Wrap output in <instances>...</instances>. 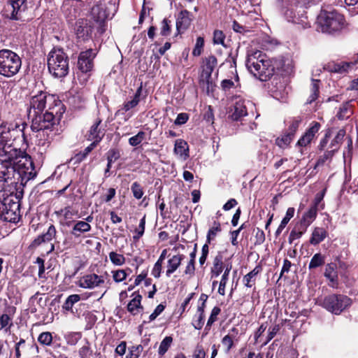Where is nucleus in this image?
Listing matches in <instances>:
<instances>
[{
  "instance_id": "1",
  "label": "nucleus",
  "mask_w": 358,
  "mask_h": 358,
  "mask_svg": "<svg viewBox=\"0 0 358 358\" xmlns=\"http://www.w3.org/2000/svg\"><path fill=\"white\" fill-rule=\"evenodd\" d=\"M11 132L7 129L0 134V143L3 145L4 155L0 159V191L8 185L27 182L36 176L31 157L24 151L11 146Z\"/></svg>"
},
{
  "instance_id": "2",
  "label": "nucleus",
  "mask_w": 358,
  "mask_h": 358,
  "mask_svg": "<svg viewBox=\"0 0 358 358\" xmlns=\"http://www.w3.org/2000/svg\"><path fill=\"white\" fill-rule=\"evenodd\" d=\"M246 66L248 71L261 81L269 80L275 72L272 60L260 50L248 52Z\"/></svg>"
},
{
  "instance_id": "3",
  "label": "nucleus",
  "mask_w": 358,
  "mask_h": 358,
  "mask_svg": "<svg viewBox=\"0 0 358 358\" xmlns=\"http://www.w3.org/2000/svg\"><path fill=\"white\" fill-rule=\"evenodd\" d=\"M45 109L54 110L58 116L65 112L64 103L56 96L40 91L29 99L27 115L41 113Z\"/></svg>"
},
{
  "instance_id": "4",
  "label": "nucleus",
  "mask_w": 358,
  "mask_h": 358,
  "mask_svg": "<svg viewBox=\"0 0 358 358\" xmlns=\"http://www.w3.org/2000/svg\"><path fill=\"white\" fill-rule=\"evenodd\" d=\"M317 24L322 33L335 34L345 27V19L336 9L328 7L321 9L317 17Z\"/></svg>"
},
{
  "instance_id": "5",
  "label": "nucleus",
  "mask_w": 358,
  "mask_h": 358,
  "mask_svg": "<svg viewBox=\"0 0 358 358\" xmlns=\"http://www.w3.org/2000/svg\"><path fill=\"white\" fill-rule=\"evenodd\" d=\"M49 72L55 78L65 77L69 70V57L62 48H54L48 57Z\"/></svg>"
},
{
  "instance_id": "6",
  "label": "nucleus",
  "mask_w": 358,
  "mask_h": 358,
  "mask_svg": "<svg viewBox=\"0 0 358 358\" xmlns=\"http://www.w3.org/2000/svg\"><path fill=\"white\" fill-rule=\"evenodd\" d=\"M22 67V59L15 52L0 50V76L10 78L17 75Z\"/></svg>"
},
{
  "instance_id": "7",
  "label": "nucleus",
  "mask_w": 358,
  "mask_h": 358,
  "mask_svg": "<svg viewBox=\"0 0 358 358\" xmlns=\"http://www.w3.org/2000/svg\"><path fill=\"white\" fill-rule=\"evenodd\" d=\"M61 117L62 116H58L56 112L52 110H46L45 113L28 115V118L31 122V129L35 132L58 127V123Z\"/></svg>"
},
{
  "instance_id": "8",
  "label": "nucleus",
  "mask_w": 358,
  "mask_h": 358,
  "mask_svg": "<svg viewBox=\"0 0 358 358\" xmlns=\"http://www.w3.org/2000/svg\"><path fill=\"white\" fill-rule=\"evenodd\" d=\"M317 303L329 312L339 315L351 305V299L343 294H332L319 298Z\"/></svg>"
},
{
  "instance_id": "9",
  "label": "nucleus",
  "mask_w": 358,
  "mask_h": 358,
  "mask_svg": "<svg viewBox=\"0 0 358 358\" xmlns=\"http://www.w3.org/2000/svg\"><path fill=\"white\" fill-rule=\"evenodd\" d=\"M19 201L15 196L10 195L0 201V218L8 222H17L20 218Z\"/></svg>"
},
{
  "instance_id": "10",
  "label": "nucleus",
  "mask_w": 358,
  "mask_h": 358,
  "mask_svg": "<svg viewBox=\"0 0 358 358\" xmlns=\"http://www.w3.org/2000/svg\"><path fill=\"white\" fill-rule=\"evenodd\" d=\"M281 1V13L288 22L299 24L300 18L304 13V8L309 4L301 6L295 4V0H280Z\"/></svg>"
},
{
  "instance_id": "11",
  "label": "nucleus",
  "mask_w": 358,
  "mask_h": 358,
  "mask_svg": "<svg viewBox=\"0 0 358 358\" xmlns=\"http://www.w3.org/2000/svg\"><path fill=\"white\" fill-rule=\"evenodd\" d=\"M85 3L82 0H66L62 5V10L69 22H73L84 11Z\"/></svg>"
},
{
  "instance_id": "12",
  "label": "nucleus",
  "mask_w": 358,
  "mask_h": 358,
  "mask_svg": "<svg viewBox=\"0 0 358 358\" xmlns=\"http://www.w3.org/2000/svg\"><path fill=\"white\" fill-rule=\"evenodd\" d=\"M27 8V0H8L4 6L6 15L12 20H20L21 13Z\"/></svg>"
},
{
  "instance_id": "13",
  "label": "nucleus",
  "mask_w": 358,
  "mask_h": 358,
  "mask_svg": "<svg viewBox=\"0 0 358 358\" xmlns=\"http://www.w3.org/2000/svg\"><path fill=\"white\" fill-rule=\"evenodd\" d=\"M96 53L90 48L79 54L77 62L78 69L84 73L91 71L94 67V59Z\"/></svg>"
},
{
  "instance_id": "14",
  "label": "nucleus",
  "mask_w": 358,
  "mask_h": 358,
  "mask_svg": "<svg viewBox=\"0 0 358 358\" xmlns=\"http://www.w3.org/2000/svg\"><path fill=\"white\" fill-rule=\"evenodd\" d=\"M102 120L96 118L85 135V138L92 141V144L97 145L105 136V129L101 125Z\"/></svg>"
},
{
  "instance_id": "15",
  "label": "nucleus",
  "mask_w": 358,
  "mask_h": 358,
  "mask_svg": "<svg viewBox=\"0 0 358 358\" xmlns=\"http://www.w3.org/2000/svg\"><path fill=\"white\" fill-rule=\"evenodd\" d=\"M93 29V25L90 20L85 18H80L76 21L74 31L78 38L85 41L91 38Z\"/></svg>"
},
{
  "instance_id": "16",
  "label": "nucleus",
  "mask_w": 358,
  "mask_h": 358,
  "mask_svg": "<svg viewBox=\"0 0 358 358\" xmlns=\"http://www.w3.org/2000/svg\"><path fill=\"white\" fill-rule=\"evenodd\" d=\"M105 282L103 275H99L96 273H89L80 278L78 281V285L84 289H94L100 287Z\"/></svg>"
},
{
  "instance_id": "17",
  "label": "nucleus",
  "mask_w": 358,
  "mask_h": 358,
  "mask_svg": "<svg viewBox=\"0 0 358 358\" xmlns=\"http://www.w3.org/2000/svg\"><path fill=\"white\" fill-rule=\"evenodd\" d=\"M38 132L37 145L39 147L43 148L44 150L50 145L55 138L59 134L57 127L41 130Z\"/></svg>"
},
{
  "instance_id": "18",
  "label": "nucleus",
  "mask_w": 358,
  "mask_h": 358,
  "mask_svg": "<svg viewBox=\"0 0 358 358\" xmlns=\"http://www.w3.org/2000/svg\"><path fill=\"white\" fill-rule=\"evenodd\" d=\"M272 88H271L272 96L280 101H285L288 90L285 84L280 82V78L275 77L272 80Z\"/></svg>"
},
{
  "instance_id": "19",
  "label": "nucleus",
  "mask_w": 358,
  "mask_h": 358,
  "mask_svg": "<svg viewBox=\"0 0 358 358\" xmlns=\"http://www.w3.org/2000/svg\"><path fill=\"white\" fill-rule=\"evenodd\" d=\"M248 115L245 101L240 97L236 98L231 110L230 117L234 121H239Z\"/></svg>"
},
{
  "instance_id": "20",
  "label": "nucleus",
  "mask_w": 358,
  "mask_h": 358,
  "mask_svg": "<svg viewBox=\"0 0 358 358\" xmlns=\"http://www.w3.org/2000/svg\"><path fill=\"white\" fill-rule=\"evenodd\" d=\"M193 17L187 10H182L176 19V29L178 33H183L190 27Z\"/></svg>"
},
{
  "instance_id": "21",
  "label": "nucleus",
  "mask_w": 358,
  "mask_h": 358,
  "mask_svg": "<svg viewBox=\"0 0 358 358\" xmlns=\"http://www.w3.org/2000/svg\"><path fill=\"white\" fill-rule=\"evenodd\" d=\"M321 125L317 122H313L310 127L305 132V134L299 139L296 143L297 146L306 147L310 143L312 140L319 131Z\"/></svg>"
},
{
  "instance_id": "22",
  "label": "nucleus",
  "mask_w": 358,
  "mask_h": 358,
  "mask_svg": "<svg viewBox=\"0 0 358 358\" xmlns=\"http://www.w3.org/2000/svg\"><path fill=\"white\" fill-rule=\"evenodd\" d=\"M131 296L133 299L128 303L127 309L128 312L132 315L143 311V306L141 304L142 296L137 292H134Z\"/></svg>"
},
{
  "instance_id": "23",
  "label": "nucleus",
  "mask_w": 358,
  "mask_h": 358,
  "mask_svg": "<svg viewBox=\"0 0 358 358\" xmlns=\"http://www.w3.org/2000/svg\"><path fill=\"white\" fill-rule=\"evenodd\" d=\"M90 15L95 22L98 23L99 25H102L108 18L109 14L102 4H97L92 8Z\"/></svg>"
},
{
  "instance_id": "24",
  "label": "nucleus",
  "mask_w": 358,
  "mask_h": 358,
  "mask_svg": "<svg viewBox=\"0 0 358 358\" xmlns=\"http://www.w3.org/2000/svg\"><path fill=\"white\" fill-rule=\"evenodd\" d=\"M217 60L215 56L209 55L203 59V70L201 75L203 77L211 78L212 73L217 66Z\"/></svg>"
},
{
  "instance_id": "25",
  "label": "nucleus",
  "mask_w": 358,
  "mask_h": 358,
  "mask_svg": "<svg viewBox=\"0 0 358 358\" xmlns=\"http://www.w3.org/2000/svg\"><path fill=\"white\" fill-rule=\"evenodd\" d=\"M56 234L57 230L53 224H51L49 226L45 233L39 235L33 241L32 245L38 246L43 243L50 242L56 236Z\"/></svg>"
},
{
  "instance_id": "26",
  "label": "nucleus",
  "mask_w": 358,
  "mask_h": 358,
  "mask_svg": "<svg viewBox=\"0 0 358 358\" xmlns=\"http://www.w3.org/2000/svg\"><path fill=\"white\" fill-rule=\"evenodd\" d=\"M262 271V266L260 264L257 265L250 272L244 275L243 278V284L247 287H252L256 283L257 275Z\"/></svg>"
},
{
  "instance_id": "27",
  "label": "nucleus",
  "mask_w": 358,
  "mask_h": 358,
  "mask_svg": "<svg viewBox=\"0 0 358 358\" xmlns=\"http://www.w3.org/2000/svg\"><path fill=\"white\" fill-rule=\"evenodd\" d=\"M92 229L91 225L85 221H77L73 223L71 234L75 238H79L83 234L90 231Z\"/></svg>"
},
{
  "instance_id": "28",
  "label": "nucleus",
  "mask_w": 358,
  "mask_h": 358,
  "mask_svg": "<svg viewBox=\"0 0 358 358\" xmlns=\"http://www.w3.org/2000/svg\"><path fill=\"white\" fill-rule=\"evenodd\" d=\"M324 276L330 281L329 285L336 287L338 285V273L336 264L334 263L327 264L325 268Z\"/></svg>"
},
{
  "instance_id": "29",
  "label": "nucleus",
  "mask_w": 358,
  "mask_h": 358,
  "mask_svg": "<svg viewBox=\"0 0 358 358\" xmlns=\"http://www.w3.org/2000/svg\"><path fill=\"white\" fill-rule=\"evenodd\" d=\"M224 269H225V265L223 262V256L222 254L218 253L213 259V264L210 271L211 278L218 277Z\"/></svg>"
},
{
  "instance_id": "30",
  "label": "nucleus",
  "mask_w": 358,
  "mask_h": 358,
  "mask_svg": "<svg viewBox=\"0 0 358 358\" xmlns=\"http://www.w3.org/2000/svg\"><path fill=\"white\" fill-rule=\"evenodd\" d=\"M184 259L183 255H173L171 259L168 260L167 270L166 271V275L170 277L180 266L182 261Z\"/></svg>"
},
{
  "instance_id": "31",
  "label": "nucleus",
  "mask_w": 358,
  "mask_h": 358,
  "mask_svg": "<svg viewBox=\"0 0 358 358\" xmlns=\"http://www.w3.org/2000/svg\"><path fill=\"white\" fill-rule=\"evenodd\" d=\"M327 234L328 233L324 228L315 227L312 232L309 242L313 245H317L326 238Z\"/></svg>"
},
{
  "instance_id": "32",
  "label": "nucleus",
  "mask_w": 358,
  "mask_h": 358,
  "mask_svg": "<svg viewBox=\"0 0 358 358\" xmlns=\"http://www.w3.org/2000/svg\"><path fill=\"white\" fill-rule=\"evenodd\" d=\"M317 215V210L315 207H310L307 212L302 216L300 221L298 222L302 227L308 229V227L313 222Z\"/></svg>"
},
{
  "instance_id": "33",
  "label": "nucleus",
  "mask_w": 358,
  "mask_h": 358,
  "mask_svg": "<svg viewBox=\"0 0 358 358\" xmlns=\"http://www.w3.org/2000/svg\"><path fill=\"white\" fill-rule=\"evenodd\" d=\"M238 334V329L233 327L230 329L229 334L224 336L222 339V345L226 348V352H229L234 346V339Z\"/></svg>"
},
{
  "instance_id": "34",
  "label": "nucleus",
  "mask_w": 358,
  "mask_h": 358,
  "mask_svg": "<svg viewBox=\"0 0 358 358\" xmlns=\"http://www.w3.org/2000/svg\"><path fill=\"white\" fill-rule=\"evenodd\" d=\"M350 102L351 101H346L341 106L336 114L338 120H347L353 114L352 106Z\"/></svg>"
},
{
  "instance_id": "35",
  "label": "nucleus",
  "mask_w": 358,
  "mask_h": 358,
  "mask_svg": "<svg viewBox=\"0 0 358 358\" xmlns=\"http://www.w3.org/2000/svg\"><path fill=\"white\" fill-rule=\"evenodd\" d=\"M174 152L185 159L189 157V147L187 142L182 139L176 140Z\"/></svg>"
},
{
  "instance_id": "36",
  "label": "nucleus",
  "mask_w": 358,
  "mask_h": 358,
  "mask_svg": "<svg viewBox=\"0 0 358 358\" xmlns=\"http://www.w3.org/2000/svg\"><path fill=\"white\" fill-rule=\"evenodd\" d=\"M294 208L290 207L287 208L285 217L282 218L280 225L275 231V235L276 237L282 233V230L285 228L289 220L294 217Z\"/></svg>"
},
{
  "instance_id": "37",
  "label": "nucleus",
  "mask_w": 358,
  "mask_h": 358,
  "mask_svg": "<svg viewBox=\"0 0 358 358\" xmlns=\"http://www.w3.org/2000/svg\"><path fill=\"white\" fill-rule=\"evenodd\" d=\"M306 231L307 229L302 227L301 224L296 223L289 234L288 238L289 243L292 244L295 240L299 239L306 232Z\"/></svg>"
},
{
  "instance_id": "38",
  "label": "nucleus",
  "mask_w": 358,
  "mask_h": 358,
  "mask_svg": "<svg viewBox=\"0 0 358 358\" xmlns=\"http://www.w3.org/2000/svg\"><path fill=\"white\" fill-rule=\"evenodd\" d=\"M232 265L231 263L225 264V269L224 271V273L222 276L221 280L220 282V285L218 288V293L220 295L224 296L225 294V287L227 285V282L228 281L229 275L230 273V271L231 270Z\"/></svg>"
},
{
  "instance_id": "39",
  "label": "nucleus",
  "mask_w": 358,
  "mask_h": 358,
  "mask_svg": "<svg viewBox=\"0 0 358 358\" xmlns=\"http://www.w3.org/2000/svg\"><path fill=\"white\" fill-rule=\"evenodd\" d=\"M93 354L91 348V343L87 338L83 341V345L78 350V355L80 358H90Z\"/></svg>"
},
{
  "instance_id": "40",
  "label": "nucleus",
  "mask_w": 358,
  "mask_h": 358,
  "mask_svg": "<svg viewBox=\"0 0 358 358\" xmlns=\"http://www.w3.org/2000/svg\"><path fill=\"white\" fill-rule=\"evenodd\" d=\"M96 147L94 144L90 143L83 151L76 154L71 160L73 161L74 164L81 163Z\"/></svg>"
},
{
  "instance_id": "41",
  "label": "nucleus",
  "mask_w": 358,
  "mask_h": 358,
  "mask_svg": "<svg viewBox=\"0 0 358 358\" xmlns=\"http://www.w3.org/2000/svg\"><path fill=\"white\" fill-rule=\"evenodd\" d=\"M142 93V85H141L136 91L133 99L131 101H128L124 103L123 109L125 111H129L130 109L136 107L139 101L140 96Z\"/></svg>"
},
{
  "instance_id": "42",
  "label": "nucleus",
  "mask_w": 358,
  "mask_h": 358,
  "mask_svg": "<svg viewBox=\"0 0 358 358\" xmlns=\"http://www.w3.org/2000/svg\"><path fill=\"white\" fill-rule=\"evenodd\" d=\"M120 157V152L117 149H110L107 153V166L105 170V175L110 171L112 164Z\"/></svg>"
},
{
  "instance_id": "43",
  "label": "nucleus",
  "mask_w": 358,
  "mask_h": 358,
  "mask_svg": "<svg viewBox=\"0 0 358 358\" xmlns=\"http://www.w3.org/2000/svg\"><path fill=\"white\" fill-rule=\"evenodd\" d=\"M325 263V257L321 253L315 254L310 259L308 265L310 270L320 267Z\"/></svg>"
},
{
  "instance_id": "44",
  "label": "nucleus",
  "mask_w": 358,
  "mask_h": 358,
  "mask_svg": "<svg viewBox=\"0 0 358 358\" xmlns=\"http://www.w3.org/2000/svg\"><path fill=\"white\" fill-rule=\"evenodd\" d=\"M345 136V130L344 129H340L334 139L331 141L329 148L337 151L339 149L341 144L343 142L344 136Z\"/></svg>"
},
{
  "instance_id": "45",
  "label": "nucleus",
  "mask_w": 358,
  "mask_h": 358,
  "mask_svg": "<svg viewBox=\"0 0 358 358\" xmlns=\"http://www.w3.org/2000/svg\"><path fill=\"white\" fill-rule=\"evenodd\" d=\"M222 231L221 224L218 221H214L213 225L210 227L207 233L206 239L207 243H210L214 240L217 234Z\"/></svg>"
},
{
  "instance_id": "46",
  "label": "nucleus",
  "mask_w": 358,
  "mask_h": 358,
  "mask_svg": "<svg viewBox=\"0 0 358 358\" xmlns=\"http://www.w3.org/2000/svg\"><path fill=\"white\" fill-rule=\"evenodd\" d=\"M57 214L63 213L64 219L66 220V226L71 227L73 222L72 220L73 216L76 214V212L73 210L70 206L65 207L63 209H61L60 211L57 212Z\"/></svg>"
},
{
  "instance_id": "47",
  "label": "nucleus",
  "mask_w": 358,
  "mask_h": 358,
  "mask_svg": "<svg viewBox=\"0 0 358 358\" xmlns=\"http://www.w3.org/2000/svg\"><path fill=\"white\" fill-rule=\"evenodd\" d=\"M320 83V80L312 79L311 94H310L308 99H307L306 103H311L317 99L319 95Z\"/></svg>"
},
{
  "instance_id": "48",
  "label": "nucleus",
  "mask_w": 358,
  "mask_h": 358,
  "mask_svg": "<svg viewBox=\"0 0 358 358\" xmlns=\"http://www.w3.org/2000/svg\"><path fill=\"white\" fill-rule=\"evenodd\" d=\"M82 336L83 334L81 332L73 331L66 334L64 335V338L69 345H76L82 338Z\"/></svg>"
},
{
  "instance_id": "49",
  "label": "nucleus",
  "mask_w": 358,
  "mask_h": 358,
  "mask_svg": "<svg viewBox=\"0 0 358 358\" xmlns=\"http://www.w3.org/2000/svg\"><path fill=\"white\" fill-rule=\"evenodd\" d=\"M80 299V296L76 294L69 296L62 305V309L67 311L71 310L73 305L78 302Z\"/></svg>"
},
{
  "instance_id": "50",
  "label": "nucleus",
  "mask_w": 358,
  "mask_h": 358,
  "mask_svg": "<svg viewBox=\"0 0 358 358\" xmlns=\"http://www.w3.org/2000/svg\"><path fill=\"white\" fill-rule=\"evenodd\" d=\"M352 66V62H341L340 63L334 64L331 67V71L343 73L348 71V69Z\"/></svg>"
},
{
  "instance_id": "51",
  "label": "nucleus",
  "mask_w": 358,
  "mask_h": 358,
  "mask_svg": "<svg viewBox=\"0 0 358 358\" xmlns=\"http://www.w3.org/2000/svg\"><path fill=\"white\" fill-rule=\"evenodd\" d=\"M127 271L131 272V269L130 268H127L126 269H118L116 271H113L112 274L113 280L117 283L124 280L128 275Z\"/></svg>"
},
{
  "instance_id": "52",
  "label": "nucleus",
  "mask_w": 358,
  "mask_h": 358,
  "mask_svg": "<svg viewBox=\"0 0 358 358\" xmlns=\"http://www.w3.org/2000/svg\"><path fill=\"white\" fill-rule=\"evenodd\" d=\"M109 259L113 264L115 266H122L126 261L124 256L122 254L117 253L112 251L109 253Z\"/></svg>"
},
{
  "instance_id": "53",
  "label": "nucleus",
  "mask_w": 358,
  "mask_h": 358,
  "mask_svg": "<svg viewBox=\"0 0 358 358\" xmlns=\"http://www.w3.org/2000/svg\"><path fill=\"white\" fill-rule=\"evenodd\" d=\"M173 342L171 336H166L160 343L158 353L160 356H163L169 349Z\"/></svg>"
},
{
  "instance_id": "54",
  "label": "nucleus",
  "mask_w": 358,
  "mask_h": 358,
  "mask_svg": "<svg viewBox=\"0 0 358 358\" xmlns=\"http://www.w3.org/2000/svg\"><path fill=\"white\" fill-rule=\"evenodd\" d=\"M145 132L143 131H138L136 135L129 138V145L134 147L139 145L145 138Z\"/></svg>"
},
{
  "instance_id": "55",
  "label": "nucleus",
  "mask_w": 358,
  "mask_h": 358,
  "mask_svg": "<svg viewBox=\"0 0 358 358\" xmlns=\"http://www.w3.org/2000/svg\"><path fill=\"white\" fill-rule=\"evenodd\" d=\"M199 84L201 87L206 90L208 94H209L210 91L213 90L214 83L212 80V77L206 78L201 76Z\"/></svg>"
},
{
  "instance_id": "56",
  "label": "nucleus",
  "mask_w": 358,
  "mask_h": 358,
  "mask_svg": "<svg viewBox=\"0 0 358 358\" xmlns=\"http://www.w3.org/2000/svg\"><path fill=\"white\" fill-rule=\"evenodd\" d=\"M239 78L238 75L236 76V82L237 83V85H236L235 83L230 80V79H224L221 82V88L224 92H228L232 88H234L239 85L238 84Z\"/></svg>"
},
{
  "instance_id": "57",
  "label": "nucleus",
  "mask_w": 358,
  "mask_h": 358,
  "mask_svg": "<svg viewBox=\"0 0 358 358\" xmlns=\"http://www.w3.org/2000/svg\"><path fill=\"white\" fill-rule=\"evenodd\" d=\"M292 139L293 138L285 132L281 137L276 138L275 143L280 148H284L289 145Z\"/></svg>"
},
{
  "instance_id": "58",
  "label": "nucleus",
  "mask_w": 358,
  "mask_h": 358,
  "mask_svg": "<svg viewBox=\"0 0 358 358\" xmlns=\"http://www.w3.org/2000/svg\"><path fill=\"white\" fill-rule=\"evenodd\" d=\"M38 341L43 345H50L52 342V334L48 331L40 334L38 337Z\"/></svg>"
},
{
  "instance_id": "59",
  "label": "nucleus",
  "mask_w": 358,
  "mask_h": 358,
  "mask_svg": "<svg viewBox=\"0 0 358 358\" xmlns=\"http://www.w3.org/2000/svg\"><path fill=\"white\" fill-rule=\"evenodd\" d=\"M143 348L141 345H134L129 348V353L126 358H138L142 352Z\"/></svg>"
},
{
  "instance_id": "60",
  "label": "nucleus",
  "mask_w": 358,
  "mask_h": 358,
  "mask_svg": "<svg viewBox=\"0 0 358 358\" xmlns=\"http://www.w3.org/2000/svg\"><path fill=\"white\" fill-rule=\"evenodd\" d=\"M336 152V151L334 150L331 148H330L329 150L326 151L322 155H321L318 158L316 165L317 166L323 165L327 160H329L333 157V156Z\"/></svg>"
},
{
  "instance_id": "61",
  "label": "nucleus",
  "mask_w": 358,
  "mask_h": 358,
  "mask_svg": "<svg viewBox=\"0 0 358 358\" xmlns=\"http://www.w3.org/2000/svg\"><path fill=\"white\" fill-rule=\"evenodd\" d=\"M131 190L133 194V196L136 199H140L143 197L144 192L141 185L138 182H134L131 185Z\"/></svg>"
},
{
  "instance_id": "62",
  "label": "nucleus",
  "mask_w": 358,
  "mask_h": 358,
  "mask_svg": "<svg viewBox=\"0 0 358 358\" xmlns=\"http://www.w3.org/2000/svg\"><path fill=\"white\" fill-rule=\"evenodd\" d=\"M301 123V120L298 119L292 120L290 124L286 131V133L288 134L291 137L294 138L295 134L299 127Z\"/></svg>"
},
{
  "instance_id": "63",
  "label": "nucleus",
  "mask_w": 358,
  "mask_h": 358,
  "mask_svg": "<svg viewBox=\"0 0 358 358\" xmlns=\"http://www.w3.org/2000/svg\"><path fill=\"white\" fill-rule=\"evenodd\" d=\"M12 325V318L8 315L2 314L0 316V327L1 329L6 328V331H7Z\"/></svg>"
},
{
  "instance_id": "64",
  "label": "nucleus",
  "mask_w": 358,
  "mask_h": 358,
  "mask_svg": "<svg viewBox=\"0 0 358 358\" xmlns=\"http://www.w3.org/2000/svg\"><path fill=\"white\" fill-rule=\"evenodd\" d=\"M204 45L203 38L199 36L196 38L195 46L192 50V55L195 57H198L201 54L202 49Z\"/></svg>"
}]
</instances>
